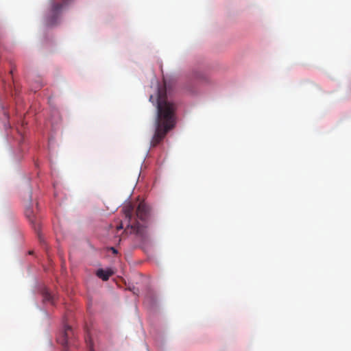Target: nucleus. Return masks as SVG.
Returning a JSON list of instances; mask_svg holds the SVG:
<instances>
[{
	"label": "nucleus",
	"instance_id": "obj_4",
	"mask_svg": "<svg viewBox=\"0 0 351 351\" xmlns=\"http://www.w3.org/2000/svg\"><path fill=\"white\" fill-rule=\"evenodd\" d=\"M149 208L145 202L139 203L136 210V216L142 221L147 220L149 216Z\"/></svg>",
	"mask_w": 351,
	"mask_h": 351
},
{
	"label": "nucleus",
	"instance_id": "obj_8",
	"mask_svg": "<svg viewBox=\"0 0 351 351\" xmlns=\"http://www.w3.org/2000/svg\"><path fill=\"white\" fill-rule=\"evenodd\" d=\"M25 215L31 222L33 223L34 221V215L31 208H27L25 210Z\"/></svg>",
	"mask_w": 351,
	"mask_h": 351
},
{
	"label": "nucleus",
	"instance_id": "obj_1",
	"mask_svg": "<svg viewBox=\"0 0 351 351\" xmlns=\"http://www.w3.org/2000/svg\"><path fill=\"white\" fill-rule=\"evenodd\" d=\"M149 101L156 105L157 116L155 121V132L151 141V146L160 143L176 124V106L167 96L165 82L158 84L156 95H151Z\"/></svg>",
	"mask_w": 351,
	"mask_h": 351
},
{
	"label": "nucleus",
	"instance_id": "obj_5",
	"mask_svg": "<svg viewBox=\"0 0 351 351\" xmlns=\"http://www.w3.org/2000/svg\"><path fill=\"white\" fill-rule=\"evenodd\" d=\"M72 329L69 326H66L64 328V331L62 337L58 339V342L61 343L63 346H66L68 344V339L69 337V332H71Z\"/></svg>",
	"mask_w": 351,
	"mask_h": 351
},
{
	"label": "nucleus",
	"instance_id": "obj_7",
	"mask_svg": "<svg viewBox=\"0 0 351 351\" xmlns=\"http://www.w3.org/2000/svg\"><path fill=\"white\" fill-rule=\"evenodd\" d=\"M191 78L197 81L206 80V74L201 71H193L191 73Z\"/></svg>",
	"mask_w": 351,
	"mask_h": 351
},
{
	"label": "nucleus",
	"instance_id": "obj_6",
	"mask_svg": "<svg viewBox=\"0 0 351 351\" xmlns=\"http://www.w3.org/2000/svg\"><path fill=\"white\" fill-rule=\"evenodd\" d=\"M112 274L113 272L110 269L104 270L102 269H99L96 272L97 276L104 281L108 280Z\"/></svg>",
	"mask_w": 351,
	"mask_h": 351
},
{
	"label": "nucleus",
	"instance_id": "obj_2",
	"mask_svg": "<svg viewBox=\"0 0 351 351\" xmlns=\"http://www.w3.org/2000/svg\"><path fill=\"white\" fill-rule=\"evenodd\" d=\"M123 211L125 219L128 221V225L125 230L127 231L130 229V233L136 234L141 243H145L148 241V234L146 227L140 225L135 219L133 222L132 221L134 207L131 204H128L123 207Z\"/></svg>",
	"mask_w": 351,
	"mask_h": 351
},
{
	"label": "nucleus",
	"instance_id": "obj_9",
	"mask_svg": "<svg viewBox=\"0 0 351 351\" xmlns=\"http://www.w3.org/2000/svg\"><path fill=\"white\" fill-rule=\"evenodd\" d=\"M43 298L45 301L52 302L53 300V296L48 291H44Z\"/></svg>",
	"mask_w": 351,
	"mask_h": 351
},
{
	"label": "nucleus",
	"instance_id": "obj_12",
	"mask_svg": "<svg viewBox=\"0 0 351 351\" xmlns=\"http://www.w3.org/2000/svg\"><path fill=\"white\" fill-rule=\"evenodd\" d=\"M90 351H93L92 349Z\"/></svg>",
	"mask_w": 351,
	"mask_h": 351
},
{
	"label": "nucleus",
	"instance_id": "obj_10",
	"mask_svg": "<svg viewBox=\"0 0 351 351\" xmlns=\"http://www.w3.org/2000/svg\"><path fill=\"white\" fill-rule=\"evenodd\" d=\"M123 226L122 223H121L119 226H117V230H121V229H123Z\"/></svg>",
	"mask_w": 351,
	"mask_h": 351
},
{
	"label": "nucleus",
	"instance_id": "obj_3",
	"mask_svg": "<svg viewBox=\"0 0 351 351\" xmlns=\"http://www.w3.org/2000/svg\"><path fill=\"white\" fill-rule=\"evenodd\" d=\"M71 0H63L58 3L51 1V8L47 18V23L49 25H53L57 23L59 16L65 9Z\"/></svg>",
	"mask_w": 351,
	"mask_h": 351
},
{
	"label": "nucleus",
	"instance_id": "obj_11",
	"mask_svg": "<svg viewBox=\"0 0 351 351\" xmlns=\"http://www.w3.org/2000/svg\"><path fill=\"white\" fill-rule=\"evenodd\" d=\"M111 250H112L113 253H114V254L117 253V251L114 247H112Z\"/></svg>",
	"mask_w": 351,
	"mask_h": 351
}]
</instances>
